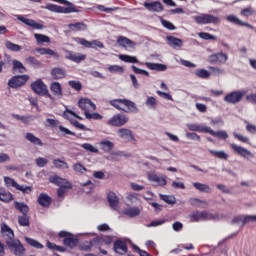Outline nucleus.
I'll list each match as a JSON object with an SVG mask.
<instances>
[{"label": "nucleus", "instance_id": "nucleus-1", "mask_svg": "<svg viewBox=\"0 0 256 256\" xmlns=\"http://www.w3.org/2000/svg\"><path fill=\"white\" fill-rule=\"evenodd\" d=\"M110 105L119 111H124V113H137L138 111L137 104L127 99L112 100L110 101Z\"/></svg>", "mask_w": 256, "mask_h": 256}, {"label": "nucleus", "instance_id": "nucleus-2", "mask_svg": "<svg viewBox=\"0 0 256 256\" xmlns=\"http://www.w3.org/2000/svg\"><path fill=\"white\" fill-rule=\"evenodd\" d=\"M189 131H199L200 133H209L212 137H218V139H223L225 137V133L218 131L215 132L209 126H205L203 124H186Z\"/></svg>", "mask_w": 256, "mask_h": 256}, {"label": "nucleus", "instance_id": "nucleus-3", "mask_svg": "<svg viewBox=\"0 0 256 256\" xmlns=\"http://www.w3.org/2000/svg\"><path fill=\"white\" fill-rule=\"evenodd\" d=\"M50 183H54L55 185H58V187H60L57 192L58 197H64L65 193H67V189H71L72 187L69 181L59 176L50 177Z\"/></svg>", "mask_w": 256, "mask_h": 256}, {"label": "nucleus", "instance_id": "nucleus-4", "mask_svg": "<svg viewBox=\"0 0 256 256\" xmlns=\"http://www.w3.org/2000/svg\"><path fill=\"white\" fill-rule=\"evenodd\" d=\"M31 89L34 91V93H36V95H42L48 99H53V96L51 93H49L47 85H45V83H43L41 80H36L33 82L31 84Z\"/></svg>", "mask_w": 256, "mask_h": 256}, {"label": "nucleus", "instance_id": "nucleus-5", "mask_svg": "<svg viewBox=\"0 0 256 256\" xmlns=\"http://www.w3.org/2000/svg\"><path fill=\"white\" fill-rule=\"evenodd\" d=\"M231 149L236 153V155H239V157H242V159H245L246 161L255 159V154L243 146L231 144Z\"/></svg>", "mask_w": 256, "mask_h": 256}, {"label": "nucleus", "instance_id": "nucleus-6", "mask_svg": "<svg viewBox=\"0 0 256 256\" xmlns=\"http://www.w3.org/2000/svg\"><path fill=\"white\" fill-rule=\"evenodd\" d=\"M9 251L13 253L15 256H23L25 255V247H23V244H21V241L18 239L9 240L6 243Z\"/></svg>", "mask_w": 256, "mask_h": 256}, {"label": "nucleus", "instance_id": "nucleus-7", "mask_svg": "<svg viewBox=\"0 0 256 256\" xmlns=\"http://www.w3.org/2000/svg\"><path fill=\"white\" fill-rule=\"evenodd\" d=\"M147 179L151 183H157L159 187H165L167 185V176L157 173L155 170L147 173Z\"/></svg>", "mask_w": 256, "mask_h": 256}, {"label": "nucleus", "instance_id": "nucleus-8", "mask_svg": "<svg viewBox=\"0 0 256 256\" xmlns=\"http://www.w3.org/2000/svg\"><path fill=\"white\" fill-rule=\"evenodd\" d=\"M44 9H47V11H51V13H79V10L75 9L73 6L63 7L55 4H47L46 6H44Z\"/></svg>", "mask_w": 256, "mask_h": 256}, {"label": "nucleus", "instance_id": "nucleus-9", "mask_svg": "<svg viewBox=\"0 0 256 256\" xmlns=\"http://www.w3.org/2000/svg\"><path fill=\"white\" fill-rule=\"evenodd\" d=\"M127 123H129V116L124 114H116L108 121V125L112 127H123Z\"/></svg>", "mask_w": 256, "mask_h": 256}, {"label": "nucleus", "instance_id": "nucleus-10", "mask_svg": "<svg viewBox=\"0 0 256 256\" xmlns=\"http://www.w3.org/2000/svg\"><path fill=\"white\" fill-rule=\"evenodd\" d=\"M194 21H196L198 25H209L210 23H219V18L210 14H200L194 16Z\"/></svg>", "mask_w": 256, "mask_h": 256}, {"label": "nucleus", "instance_id": "nucleus-11", "mask_svg": "<svg viewBox=\"0 0 256 256\" xmlns=\"http://www.w3.org/2000/svg\"><path fill=\"white\" fill-rule=\"evenodd\" d=\"M4 183L7 185V187H15V189L22 191V193H31V191H33L31 186L19 185L13 180V178L4 177Z\"/></svg>", "mask_w": 256, "mask_h": 256}, {"label": "nucleus", "instance_id": "nucleus-12", "mask_svg": "<svg viewBox=\"0 0 256 256\" xmlns=\"http://www.w3.org/2000/svg\"><path fill=\"white\" fill-rule=\"evenodd\" d=\"M29 81V77L27 75L15 76L9 80L8 85L12 89H17V87H22Z\"/></svg>", "mask_w": 256, "mask_h": 256}, {"label": "nucleus", "instance_id": "nucleus-13", "mask_svg": "<svg viewBox=\"0 0 256 256\" xmlns=\"http://www.w3.org/2000/svg\"><path fill=\"white\" fill-rule=\"evenodd\" d=\"M71 116L72 117H76V119H83L81 116L77 115L75 112L67 109L65 112H64V117L65 119H68L70 121V123L72 125H74V127H77V129H85V125L79 123L77 120H72L71 119Z\"/></svg>", "mask_w": 256, "mask_h": 256}, {"label": "nucleus", "instance_id": "nucleus-14", "mask_svg": "<svg viewBox=\"0 0 256 256\" xmlns=\"http://www.w3.org/2000/svg\"><path fill=\"white\" fill-rule=\"evenodd\" d=\"M78 105L80 109H83V111H85V113H89L97 109V106L95 105V103H92L91 100L87 98L80 99L78 102Z\"/></svg>", "mask_w": 256, "mask_h": 256}, {"label": "nucleus", "instance_id": "nucleus-15", "mask_svg": "<svg viewBox=\"0 0 256 256\" xmlns=\"http://www.w3.org/2000/svg\"><path fill=\"white\" fill-rule=\"evenodd\" d=\"M144 7L148 11H151L152 13H161L163 11L164 7L163 4L159 1L155 2H144Z\"/></svg>", "mask_w": 256, "mask_h": 256}, {"label": "nucleus", "instance_id": "nucleus-16", "mask_svg": "<svg viewBox=\"0 0 256 256\" xmlns=\"http://www.w3.org/2000/svg\"><path fill=\"white\" fill-rule=\"evenodd\" d=\"M1 233L6 243L8 241H13L15 239V234L13 233V229L9 228L5 223L1 224Z\"/></svg>", "mask_w": 256, "mask_h": 256}, {"label": "nucleus", "instance_id": "nucleus-17", "mask_svg": "<svg viewBox=\"0 0 256 256\" xmlns=\"http://www.w3.org/2000/svg\"><path fill=\"white\" fill-rule=\"evenodd\" d=\"M117 135L120 139H124L125 141H135V136L133 135V131L127 128H120L117 130Z\"/></svg>", "mask_w": 256, "mask_h": 256}, {"label": "nucleus", "instance_id": "nucleus-18", "mask_svg": "<svg viewBox=\"0 0 256 256\" xmlns=\"http://www.w3.org/2000/svg\"><path fill=\"white\" fill-rule=\"evenodd\" d=\"M17 20L21 21V23H24L28 27H32V29H43V24L38 23L33 19L25 18L23 16H17Z\"/></svg>", "mask_w": 256, "mask_h": 256}, {"label": "nucleus", "instance_id": "nucleus-19", "mask_svg": "<svg viewBox=\"0 0 256 256\" xmlns=\"http://www.w3.org/2000/svg\"><path fill=\"white\" fill-rule=\"evenodd\" d=\"M245 96V91H236L228 94L226 96V101L228 103H239L241 99Z\"/></svg>", "mask_w": 256, "mask_h": 256}, {"label": "nucleus", "instance_id": "nucleus-20", "mask_svg": "<svg viewBox=\"0 0 256 256\" xmlns=\"http://www.w3.org/2000/svg\"><path fill=\"white\" fill-rule=\"evenodd\" d=\"M50 91L57 99L63 98V87H61V84L59 82H52L50 85Z\"/></svg>", "mask_w": 256, "mask_h": 256}, {"label": "nucleus", "instance_id": "nucleus-21", "mask_svg": "<svg viewBox=\"0 0 256 256\" xmlns=\"http://www.w3.org/2000/svg\"><path fill=\"white\" fill-rule=\"evenodd\" d=\"M107 199H108L109 206L114 211H118L119 210V197H117V194H115L114 192H109Z\"/></svg>", "mask_w": 256, "mask_h": 256}, {"label": "nucleus", "instance_id": "nucleus-22", "mask_svg": "<svg viewBox=\"0 0 256 256\" xmlns=\"http://www.w3.org/2000/svg\"><path fill=\"white\" fill-rule=\"evenodd\" d=\"M99 145L101 151H103L104 153H111V151H113V149L115 148V143H113L109 139H102L99 142Z\"/></svg>", "mask_w": 256, "mask_h": 256}, {"label": "nucleus", "instance_id": "nucleus-23", "mask_svg": "<svg viewBox=\"0 0 256 256\" xmlns=\"http://www.w3.org/2000/svg\"><path fill=\"white\" fill-rule=\"evenodd\" d=\"M109 155L106 156V159L108 161H119L120 157H131V154H125V152L123 151H113L111 150V152H108Z\"/></svg>", "mask_w": 256, "mask_h": 256}, {"label": "nucleus", "instance_id": "nucleus-24", "mask_svg": "<svg viewBox=\"0 0 256 256\" xmlns=\"http://www.w3.org/2000/svg\"><path fill=\"white\" fill-rule=\"evenodd\" d=\"M66 59L69 61H74V63H81V61H85V59H87V56L81 53L68 52Z\"/></svg>", "mask_w": 256, "mask_h": 256}, {"label": "nucleus", "instance_id": "nucleus-25", "mask_svg": "<svg viewBox=\"0 0 256 256\" xmlns=\"http://www.w3.org/2000/svg\"><path fill=\"white\" fill-rule=\"evenodd\" d=\"M166 41L170 47H173L174 49L183 47V40L174 37V36H167Z\"/></svg>", "mask_w": 256, "mask_h": 256}, {"label": "nucleus", "instance_id": "nucleus-26", "mask_svg": "<svg viewBox=\"0 0 256 256\" xmlns=\"http://www.w3.org/2000/svg\"><path fill=\"white\" fill-rule=\"evenodd\" d=\"M117 43L120 45V47H124L125 49H135L134 42L126 37L120 36Z\"/></svg>", "mask_w": 256, "mask_h": 256}, {"label": "nucleus", "instance_id": "nucleus-27", "mask_svg": "<svg viewBox=\"0 0 256 256\" xmlns=\"http://www.w3.org/2000/svg\"><path fill=\"white\" fill-rule=\"evenodd\" d=\"M35 52L39 53V55H49L50 57H54V59H59V53L50 48H36Z\"/></svg>", "mask_w": 256, "mask_h": 256}, {"label": "nucleus", "instance_id": "nucleus-28", "mask_svg": "<svg viewBox=\"0 0 256 256\" xmlns=\"http://www.w3.org/2000/svg\"><path fill=\"white\" fill-rule=\"evenodd\" d=\"M189 219L192 222L205 221V219H209V215L207 214V212H194L189 216Z\"/></svg>", "mask_w": 256, "mask_h": 256}, {"label": "nucleus", "instance_id": "nucleus-29", "mask_svg": "<svg viewBox=\"0 0 256 256\" xmlns=\"http://www.w3.org/2000/svg\"><path fill=\"white\" fill-rule=\"evenodd\" d=\"M95 245L101 247V245H111L113 238L110 236L96 237L94 238Z\"/></svg>", "mask_w": 256, "mask_h": 256}, {"label": "nucleus", "instance_id": "nucleus-30", "mask_svg": "<svg viewBox=\"0 0 256 256\" xmlns=\"http://www.w3.org/2000/svg\"><path fill=\"white\" fill-rule=\"evenodd\" d=\"M25 139L27 141H29V143H32V145H37L38 147H43V141H41L37 136H35L31 132L26 133Z\"/></svg>", "mask_w": 256, "mask_h": 256}, {"label": "nucleus", "instance_id": "nucleus-31", "mask_svg": "<svg viewBox=\"0 0 256 256\" xmlns=\"http://www.w3.org/2000/svg\"><path fill=\"white\" fill-rule=\"evenodd\" d=\"M227 19L230 21V23H234V25H238L239 27H249L250 29H253L251 24L241 21V19L237 18V16L230 15L227 17Z\"/></svg>", "mask_w": 256, "mask_h": 256}, {"label": "nucleus", "instance_id": "nucleus-32", "mask_svg": "<svg viewBox=\"0 0 256 256\" xmlns=\"http://www.w3.org/2000/svg\"><path fill=\"white\" fill-rule=\"evenodd\" d=\"M193 187L197 191H200V193H211L213 191L211 186H209L208 184L200 183V182H194Z\"/></svg>", "mask_w": 256, "mask_h": 256}, {"label": "nucleus", "instance_id": "nucleus-33", "mask_svg": "<svg viewBox=\"0 0 256 256\" xmlns=\"http://www.w3.org/2000/svg\"><path fill=\"white\" fill-rule=\"evenodd\" d=\"M114 251L123 255V253H127V244L121 240H118L114 243Z\"/></svg>", "mask_w": 256, "mask_h": 256}, {"label": "nucleus", "instance_id": "nucleus-34", "mask_svg": "<svg viewBox=\"0 0 256 256\" xmlns=\"http://www.w3.org/2000/svg\"><path fill=\"white\" fill-rule=\"evenodd\" d=\"M38 203L42 207H49V205H51V197L45 193H42L38 196Z\"/></svg>", "mask_w": 256, "mask_h": 256}, {"label": "nucleus", "instance_id": "nucleus-35", "mask_svg": "<svg viewBox=\"0 0 256 256\" xmlns=\"http://www.w3.org/2000/svg\"><path fill=\"white\" fill-rule=\"evenodd\" d=\"M72 169L76 175H85L87 173L86 167L81 162L74 163Z\"/></svg>", "mask_w": 256, "mask_h": 256}, {"label": "nucleus", "instance_id": "nucleus-36", "mask_svg": "<svg viewBox=\"0 0 256 256\" xmlns=\"http://www.w3.org/2000/svg\"><path fill=\"white\" fill-rule=\"evenodd\" d=\"M123 213L128 217H138V215H141V209L139 207L127 208L123 210Z\"/></svg>", "mask_w": 256, "mask_h": 256}, {"label": "nucleus", "instance_id": "nucleus-37", "mask_svg": "<svg viewBox=\"0 0 256 256\" xmlns=\"http://www.w3.org/2000/svg\"><path fill=\"white\" fill-rule=\"evenodd\" d=\"M224 60H225V54L223 53L212 54L208 58L209 63H221Z\"/></svg>", "mask_w": 256, "mask_h": 256}, {"label": "nucleus", "instance_id": "nucleus-38", "mask_svg": "<svg viewBox=\"0 0 256 256\" xmlns=\"http://www.w3.org/2000/svg\"><path fill=\"white\" fill-rule=\"evenodd\" d=\"M26 63L28 65H31V67H34L35 69H40V67H43V64L41 61L37 60L33 56H29L28 58L25 59Z\"/></svg>", "mask_w": 256, "mask_h": 256}, {"label": "nucleus", "instance_id": "nucleus-39", "mask_svg": "<svg viewBox=\"0 0 256 256\" xmlns=\"http://www.w3.org/2000/svg\"><path fill=\"white\" fill-rule=\"evenodd\" d=\"M146 67H148V69H151L152 71H167V66L164 64L147 62Z\"/></svg>", "mask_w": 256, "mask_h": 256}, {"label": "nucleus", "instance_id": "nucleus-40", "mask_svg": "<svg viewBox=\"0 0 256 256\" xmlns=\"http://www.w3.org/2000/svg\"><path fill=\"white\" fill-rule=\"evenodd\" d=\"M52 163L55 169H61V170L69 169V164L61 159H54Z\"/></svg>", "mask_w": 256, "mask_h": 256}, {"label": "nucleus", "instance_id": "nucleus-41", "mask_svg": "<svg viewBox=\"0 0 256 256\" xmlns=\"http://www.w3.org/2000/svg\"><path fill=\"white\" fill-rule=\"evenodd\" d=\"M0 201H3L4 203L13 201V195H11L5 189L0 188Z\"/></svg>", "mask_w": 256, "mask_h": 256}, {"label": "nucleus", "instance_id": "nucleus-42", "mask_svg": "<svg viewBox=\"0 0 256 256\" xmlns=\"http://www.w3.org/2000/svg\"><path fill=\"white\" fill-rule=\"evenodd\" d=\"M13 71H17V73H25L27 68L18 60H13Z\"/></svg>", "mask_w": 256, "mask_h": 256}, {"label": "nucleus", "instance_id": "nucleus-43", "mask_svg": "<svg viewBox=\"0 0 256 256\" xmlns=\"http://www.w3.org/2000/svg\"><path fill=\"white\" fill-rule=\"evenodd\" d=\"M51 75L52 77H54V79H64L65 71L63 70V68H53Z\"/></svg>", "mask_w": 256, "mask_h": 256}, {"label": "nucleus", "instance_id": "nucleus-44", "mask_svg": "<svg viewBox=\"0 0 256 256\" xmlns=\"http://www.w3.org/2000/svg\"><path fill=\"white\" fill-rule=\"evenodd\" d=\"M118 57L120 61H124V63H139V60H137V57L135 56L120 54Z\"/></svg>", "mask_w": 256, "mask_h": 256}, {"label": "nucleus", "instance_id": "nucleus-45", "mask_svg": "<svg viewBox=\"0 0 256 256\" xmlns=\"http://www.w3.org/2000/svg\"><path fill=\"white\" fill-rule=\"evenodd\" d=\"M109 73H116L118 75H123L125 69L120 65H110L108 68Z\"/></svg>", "mask_w": 256, "mask_h": 256}, {"label": "nucleus", "instance_id": "nucleus-46", "mask_svg": "<svg viewBox=\"0 0 256 256\" xmlns=\"http://www.w3.org/2000/svg\"><path fill=\"white\" fill-rule=\"evenodd\" d=\"M68 27L70 28L71 31H85L87 29V25L85 23H75V24H69Z\"/></svg>", "mask_w": 256, "mask_h": 256}, {"label": "nucleus", "instance_id": "nucleus-47", "mask_svg": "<svg viewBox=\"0 0 256 256\" xmlns=\"http://www.w3.org/2000/svg\"><path fill=\"white\" fill-rule=\"evenodd\" d=\"M196 77H199L200 79H209L211 77V73L207 71L206 69H197L195 71Z\"/></svg>", "mask_w": 256, "mask_h": 256}, {"label": "nucleus", "instance_id": "nucleus-48", "mask_svg": "<svg viewBox=\"0 0 256 256\" xmlns=\"http://www.w3.org/2000/svg\"><path fill=\"white\" fill-rule=\"evenodd\" d=\"M245 219H247V216H236L232 219L231 223L232 225H247V221Z\"/></svg>", "mask_w": 256, "mask_h": 256}, {"label": "nucleus", "instance_id": "nucleus-49", "mask_svg": "<svg viewBox=\"0 0 256 256\" xmlns=\"http://www.w3.org/2000/svg\"><path fill=\"white\" fill-rule=\"evenodd\" d=\"M148 109H157V99L153 96H148L146 99Z\"/></svg>", "mask_w": 256, "mask_h": 256}, {"label": "nucleus", "instance_id": "nucleus-50", "mask_svg": "<svg viewBox=\"0 0 256 256\" xmlns=\"http://www.w3.org/2000/svg\"><path fill=\"white\" fill-rule=\"evenodd\" d=\"M15 208L18 209L20 213H23V215H27V213H29V206L25 203L15 202Z\"/></svg>", "mask_w": 256, "mask_h": 256}, {"label": "nucleus", "instance_id": "nucleus-51", "mask_svg": "<svg viewBox=\"0 0 256 256\" xmlns=\"http://www.w3.org/2000/svg\"><path fill=\"white\" fill-rule=\"evenodd\" d=\"M34 37H35L37 43H50L51 42V38H49V36H47V35L34 34Z\"/></svg>", "mask_w": 256, "mask_h": 256}, {"label": "nucleus", "instance_id": "nucleus-52", "mask_svg": "<svg viewBox=\"0 0 256 256\" xmlns=\"http://www.w3.org/2000/svg\"><path fill=\"white\" fill-rule=\"evenodd\" d=\"M77 243L78 240L73 237H68L64 239V245H66V247H70L71 249H73V247H77Z\"/></svg>", "mask_w": 256, "mask_h": 256}, {"label": "nucleus", "instance_id": "nucleus-53", "mask_svg": "<svg viewBox=\"0 0 256 256\" xmlns=\"http://www.w3.org/2000/svg\"><path fill=\"white\" fill-rule=\"evenodd\" d=\"M160 199L164 201V203H168V205H175V196L163 195L160 194Z\"/></svg>", "mask_w": 256, "mask_h": 256}, {"label": "nucleus", "instance_id": "nucleus-54", "mask_svg": "<svg viewBox=\"0 0 256 256\" xmlns=\"http://www.w3.org/2000/svg\"><path fill=\"white\" fill-rule=\"evenodd\" d=\"M84 115L86 119H94L95 121H100L103 119V116L101 114L95 112V113H90V112H84Z\"/></svg>", "mask_w": 256, "mask_h": 256}, {"label": "nucleus", "instance_id": "nucleus-55", "mask_svg": "<svg viewBox=\"0 0 256 256\" xmlns=\"http://www.w3.org/2000/svg\"><path fill=\"white\" fill-rule=\"evenodd\" d=\"M25 241L28 243V245H31V247H35L36 249H43V246L41 243L37 242V240L25 237Z\"/></svg>", "mask_w": 256, "mask_h": 256}, {"label": "nucleus", "instance_id": "nucleus-56", "mask_svg": "<svg viewBox=\"0 0 256 256\" xmlns=\"http://www.w3.org/2000/svg\"><path fill=\"white\" fill-rule=\"evenodd\" d=\"M18 222H19V225H21L22 227H29V216L25 214L24 216H19Z\"/></svg>", "mask_w": 256, "mask_h": 256}, {"label": "nucleus", "instance_id": "nucleus-57", "mask_svg": "<svg viewBox=\"0 0 256 256\" xmlns=\"http://www.w3.org/2000/svg\"><path fill=\"white\" fill-rule=\"evenodd\" d=\"M81 148L85 149V151H90V153H99V149L89 143L82 144Z\"/></svg>", "mask_w": 256, "mask_h": 256}, {"label": "nucleus", "instance_id": "nucleus-58", "mask_svg": "<svg viewBox=\"0 0 256 256\" xmlns=\"http://www.w3.org/2000/svg\"><path fill=\"white\" fill-rule=\"evenodd\" d=\"M68 85H70V87H71L72 89H74L75 91H81V89H82V87H83V85H81V82L75 81V80H70V81L68 82Z\"/></svg>", "mask_w": 256, "mask_h": 256}, {"label": "nucleus", "instance_id": "nucleus-59", "mask_svg": "<svg viewBox=\"0 0 256 256\" xmlns=\"http://www.w3.org/2000/svg\"><path fill=\"white\" fill-rule=\"evenodd\" d=\"M5 47H7L9 49V51H19L21 49V46H19L18 44H15L11 41H7L5 43Z\"/></svg>", "mask_w": 256, "mask_h": 256}, {"label": "nucleus", "instance_id": "nucleus-60", "mask_svg": "<svg viewBox=\"0 0 256 256\" xmlns=\"http://www.w3.org/2000/svg\"><path fill=\"white\" fill-rule=\"evenodd\" d=\"M104 47H105V45L103 44V42H101L99 40L91 41L90 49H103Z\"/></svg>", "mask_w": 256, "mask_h": 256}, {"label": "nucleus", "instance_id": "nucleus-61", "mask_svg": "<svg viewBox=\"0 0 256 256\" xmlns=\"http://www.w3.org/2000/svg\"><path fill=\"white\" fill-rule=\"evenodd\" d=\"M37 167H46L49 160L47 158L38 157L35 160Z\"/></svg>", "mask_w": 256, "mask_h": 256}, {"label": "nucleus", "instance_id": "nucleus-62", "mask_svg": "<svg viewBox=\"0 0 256 256\" xmlns=\"http://www.w3.org/2000/svg\"><path fill=\"white\" fill-rule=\"evenodd\" d=\"M234 137L238 141H241V143H249V137H247V136H245L243 134H239V133L235 132L234 133Z\"/></svg>", "mask_w": 256, "mask_h": 256}, {"label": "nucleus", "instance_id": "nucleus-63", "mask_svg": "<svg viewBox=\"0 0 256 256\" xmlns=\"http://www.w3.org/2000/svg\"><path fill=\"white\" fill-rule=\"evenodd\" d=\"M93 245H96L94 240L92 241H87V242H84L80 248L82 249V251H89V249H91L93 247Z\"/></svg>", "mask_w": 256, "mask_h": 256}, {"label": "nucleus", "instance_id": "nucleus-64", "mask_svg": "<svg viewBox=\"0 0 256 256\" xmlns=\"http://www.w3.org/2000/svg\"><path fill=\"white\" fill-rule=\"evenodd\" d=\"M210 153L213 157H217V159H225L224 151L210 150Z\"/></svg>", "mask_w": 256, "mask_h": 256}]
</instances>
